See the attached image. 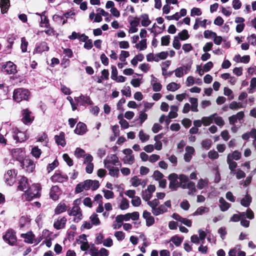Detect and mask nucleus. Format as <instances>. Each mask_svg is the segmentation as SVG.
Wrapping results in <instances>:
<instances>
[{
  "label": "nucleus",
  "instance_id": "f257e3e1",
  "mask_svg": "<svg viewBox=\"0 0 256 256\" xmlns=\"http://www.w3.org/2000/svg\"><path fill=\"white\" fill-rule=\"evenodd\" d=\"M41 187L40 184H32L28 190H26V193L24 194L25 198L30 201L34 198H38L40 196V191Z\"/></svg>",
  "mask_w": 256,
  "mask_h": 256
},
{
  "label": "nucleus",
  "instance_id": "f03ea898",
  "mask_svg": "<svg viewBox=\"0 0 256 256\" xmlns=\"http://www.w3.org/2000/svg\"><path fill=\"white\" fill-rule=\"evenodd\" d=\"M30 96V92L27 89L18 88L14 90L13 98L18 102L22 100H28Z\"/></svg>",
  "mask_w": 256,
  "mask_h": 256
},
{
  "label": "nucleus",
  "instance_id": "7ed1b4c3",
  "mask_svg": "<svg viewBox=\"0 0 256 256\" xmlns=\"http://www.w3.org/2000/svg\"><path fill=\"white\" fill-rule=\"evenodd\" d=\"M159 200L155 198L151 201L150 200L147 202V204L152 208V212L156 216H158L164 214L165 210H164V206H159Z\"/></svg>",
  "mask_w": 256,
  "mask_h": 256
},
{
  "label": "nucleus",
  "instance_id": "20e7f679",
  "mask_svg": "<svg viewBox=\"0 0 256 256\" xmlns=\"http://www.w3.org/2000/svg\"><path fill=\"white\" fill-rule=\"evenodd\" d=\"M4 241L11 246L16 244L17 238L16 232L12 229L8 230L2 236Z\"/></svg>",
  "mask_w": 256,
  "mask_h": 256
},
{
  "label": "nucleus",
  "instance_id": "39448f33",
  "mask_svg": "<svg viewBox=\"0 0 256 256\" xmlns=\"http://www.w3.org/2000/svg\"><path fill=\"white\" fill-rule=\"evenodd\" d=\"M70 216H74V221L78 222L82 218V214L80 207L78 206H74L72 208L67 210Z\"/></svg>",
  "mask_w": 256,
  "mask_h": 256
},
{
  "label": "nucleus",
  "instance_id": "423d86ee",
  "mask_svg": "<svg viewBox=\"0 0 256 256\" xmlns=\"http://www.w3.org/2000/svg\"><path fill=\"white\" fill-rule=\"evenodd\" d=\"M40 26L45 28L44 32L48 36H54L56 34L54 28L50 26L49 20L47 16H44L40 20Z\"/></svg>",
  "mask_w": 256,
  "mask_h": 256
},
{
  "label": "nucleus",
  "instance_id": "0eeeda50",
  "mask_svg": "<svg viewBox=\"0 0 256 256\" xmlns=\"http://www.w3.org/2000/svg\"><path fill=\"white\" fill-rule=\"evenodd\" d=\"M125 156L122 158L124 164L131 165L134 162V156L132 154V150L130 148H126L122 150Z\"/></svg>",
  "mask_w": 256,
  "mask_h": 256
},
{
  "label": "nucleus",
  "instance_id": "6e6552de",
  "mask_svg": "<svg viewBox=\"0 0 256 256\" xmlns=\"http://www.w3.org/2000/svg\"><path fill=\"white\" fill-rule=\"evenodd\" d=\"M118 158L116 154L108 155L104 160L105 168H110V166L118 165Z\"/></svg>",
  "mask_w": 256,
  "mask_h": 256
},
{
  "label": "nucleus",
  "instance_id": "1a4fd4ad",
  "mask_svg": "<svg viewBox=\"0 0 256 256\" xmlns=\"http://www.w3.org/2000/svg\"><path fill=\"white\" fill-rule=\"evenodd\" d=\"M1 70L8 74H14L16 72V66L12 62L9 61L2 66Z\"/></svg>",
  "mask_w": 256,
  "mask_h": 256
},
{
  "label": "nucleus",
  "instance_id": "9d476101",
  "mask_svg": "<svg viewBox=\"0 0 256 256\" xmlns=\"http://www.w3.org/2000/svg\"><path fill=\"white\" fill-rule=\"evenodd\" d=\"M12 132L13 138L16 142H22L28 138L25 132L19 130L16 128L12 129Z\"/></svg>",
  "mask_w": 256,
  "mask_h": 256
},
{
  "label": "nucleus",
  "instance_id": "9b49d317",
  "mask_svg": "<svg viewBox=\"0 0 256 256\" xmlns=\"http://www.w3.org/2000/svg\"><path fill=\"white\" fill-rule=\"evenodd\" d=\"M178 178L179 176L175 173L169 175L168 178L170 180L169 187L170 188L176 190L177 188L180 187Z\"/></svg>",
  "mask_w": 256,
  "mask_h": 256
},
{
  "label": "nucleus",
  "instance_id": "f8f14e48",
  "mask_svg": "<svg viewBox=\"0 0 256 256\" xmlns=\"http://www.w3.org/2000/svg\"><path fill=\"white\" fill-rule=\"evenodd\" d=\"M155 190L156 187L154 185H149L147 189L142 192V199L148 202L152 198V194Z\"/></svg>",
  "mask_w": 256,
  "mask_h": 256
},
{
  "label": "nucleus",
  "instance_id": "ddd939ff",
  "mask_svg": "<svg viewBox=\"0 0 256 256\" xmlns=\"http://www.w3.org/2000/svg\"><path fill=\"white\" fill-rule=\"evenodd\" d=\"M16 174L17 172L14 169L8 170L4 176L6 184L10 186H12L16 182Z\"/></svg>",
  "mask_w": 256,
  "mask_h": 256
},
{
  "label": "nucleus",
  "instance_id": "4468645a",
  "mask_svg": "<svg viewBox=\"0 0 256 256\" xmlns=\"http://www.w3.org/2000/svg\"><path fill=\"white\" fill-rule=\"evenodd\" d=\"M20 166L28 172H32L35 168V164L34 162L30 159L22 160L20 162Z\"/></svg>",
  "mask_w": 256,
  "mask_h": 256
},
{
  "label": "nucleus",
  "instance_id": "2eb2a0df",
  "mask_svg": "<svg viewBox=\"0 0 256 256\" xmlns=\"http://www.w3.org/2000/svg\"><path fill=\"white\" fill-rule=\"evenodd\" d=\"M22 121L24 124H31L34 120V118L32 112L28 109H24L22 111Z\"/></svg>",
  "mask_w": 256,
  "mask_h": 256
},
{
  "label": "nucleus",
  "instance_id": "dca6fc26",
  "mask_svg": "<svg viewBox=\"0 0 256 256\" xmlns=\"http://www.w3.org/2000/svg\"><path fill=\"white\" fill-rule=\"evenodd\" d=\"M90 180H87L82 182L78 184L76 187V193H80L84 190H88L90 188Z\"/></svg>",
  "mask_w": 256,
  "mask_h": 256
},
{
  "label": "nucleus",
  "instance_id": "f3484780",
  "mask_svg": "<svg viewBox=\"0 0 256 256\" xmlns=\"http://www.w3.org/2000/svg\"><path fill=\"white\" fill-rule=\"evenodd\" d=\"M68 179V176L62 172H56L51 177V180L54 182H66Z\"/></svg>",
  "mask_w": 256,
  "mask_h": 256
},
{
  "label": "nucleus",
  "instance_id": "a211bd4d",
  "mask_svg": "<svg viewBox=\"0 0 256 256\" xmlns=\"http://www.w3.org/2000/svg\"><path fill=\"white\" fill-rule=\"evenodd\" d=\"M74 100L80 106H84L86 104L91 105L92 102L90 100V98L88 96H85L81 94L78 97H74Z\"/></svg>",
  "mask_w": 256,
  "mask_h": 256
},
{
  "label": "nucleus",
  "instance_id": "6ab92c4d",
  "mask_svg": "<svg viewBox=\"0 0 256 256\" xmlns=\"http://www.w3.org/2000/svg\"><path fill=\"white\" fill-rule=\"evenodd\" d=\"M21 237L24 239V242L28 244H33L36 242L38 244L40 240L38 242L34 240V235L32 232H28L26 234H21Z\"/></svg>",
  "mask_w": 256,
  "mask_h": 256
},
{
  "label": "nucleus",
  "instance_id": "aec40b11",
  "mask_svg": "<svg viewBox=\"0 0 256 256\" xmlns=\"http://www.w3.org/2000/svg\"><path fill=\"white\" fill-rule=\"evenodd\" d=\"M142 217L145 219L146 226H150L154 224V218L151 215V213L146 210H144L142 214Z\"/></svg>",
  "mask_w": 256,
  "mask_h": 256
},
{
  "label": "nucleus",
  "instance_id": "412c9836",
  "mask_svg": "<svg viewBox=\"0 0 256 256\" xmlns=\"http://www.w3.org/2000/svg\"><path fill=\"white\" fill-rule=\"evenodd\" d=\"M29 188V183L28 178L26 177L22 176L18 182V189L24 191V193H26V190H28Z\"/></svg>",
  "mask_w": 256,
  "mask_h": 256
},
{
  "label": "nucleus",
  "instance_id": "4be33fe9",
  "mask_svg": "<svg viewBox=\"0 0 256 256\" xmlns=\"http://www.w3.org/2000/svg\"><path fill=\"white\" fill-rule=\"evenodd\" d=\"M12 154L14 158L20 162L23 160L24 152L22 148H17L12 150Z\"/></svg>",
  "mask_w": 256,
  "mask_h": 256
},
{
  "label": "nucleus",
  "instance_id": "5701e85b",
  "mask_svg": "<svg viewBox=\"0 0 256 256\" xmlns=\"http://www.w3.org/2000/svg\"><path fill=\"white\" fill-rule=\"evenodd\" d=\"M74 131L77 134L83 135L87 132L86 126L83 122H79Z\"/></svg>",
  "mask_w": 256,
  "mask_h": 256
},
{
  "label": "nucleus",
  "instance_id": "b1692460",
  "mask_svg": "<svg viewBox=\"0 0 256 256\" xmlns=\"http://www.w3.org/2000/svg\"><path fill=\"white\" fill-rule=\"evenodd\" d=\"M59 188L57 186H54L52 187L50 192V196L51 198L54 200H58L60 194Z\"/></svg>",
  "mask_w": 256,
  "mask_h": 256
},
{
  "label": "nucleus",
  "instance_id": "393cba45",
  "mask_svg": "<svg viewBox=\"0 0 256 256\" xmlns=\"http://www.w3.org/2000/svg\"><path fill=\"white\" fill-rule=\"evenodd\" d=\"M66 220V218L64 216L58 217L54 222V226L57 230L62 228L65 226Z\"/></svg>",
  "mask_w": 256,
  "mask_h": 256
},
{
  "label": "nucleus",
  "instance_id": "a878e982",
  "mask_svg": "<svg viewBox=\"0 0 256 256\" xmlns=\"http://www.w3.org/2000/svg\"><path fill=\"white\" fill-rule=\"evenodd\" d=\"M48 50L49 48L46 42H42L36 46L34 52L36 53L40 54L44 51H48Z\"/></svg>",
  "mask_w": 256,
  "mask_h": 256
},
{
  "label": "nucleus",
  "instance_id": "bb28decb",
  "mask_svg": "<svg viewBox=\"0 0 256 256\" xmlns=\"http://www.w3.org/2000/svg\"><path fill=\"white\" fill-rule=\"evenodd\" d=\"M54 139L58 145L64 146L66 144L64 139V134L63 132H61L58 136H55Z\"/></svg>",
  "mask_w": 256,
  "mask_h": 256
},
{
  "label": "nucleus",
  "instance_id": "cd10ccee",
  "mask_svg": "<svg viewBox=\"0 0 256 256\" xmlns=\"http://www.w3.org/2000/svg\"><path fill=\"white\" fill-rule=\"evenodd\" d=\"M139 18L141 22V24L143 26L146 27L151 24V20L149 19L148 14H142Z\"/></svg>",
  "mask_w": 256,
  "mask_h": 256
},
{
  "label": "nucleus",
  "instance_id": "c85d7f7f",
  "mask_svg": "<svg viewBox=\"0 0 256 256\" xmlns=\"http://www.w3.org/2000/svg\"><path fill=\"white\" fill-rule=\"evenodd\" d=\"M252 198L249 194L246 195L242 198L240 200V204L242 206L244 207H248L252 202Z\"/></svg>",
  "mask_w": 256,
  "mask_h": 256
},
{
  "label": "nucleus",
  "instance_id": "c756f323",
  "mask_svg": "<svg viewBox=\"0 0 256 256\" xmlns=\"http://www.w3.org/2000/svg\"><path fill=\"white\" fill-rule=\"evenodd\" d=\"M134 47L140 51L144 50L147 48V40L143 38L139 42L136 43Z\"/></svg>",
  "mask_w": 256,
  "mask_h": 256
},
{
  "label": "nucleus",
  "instance_id": "7c9ffc66",
  "mask_svg": "<svg viewBox=\"0 0 256 256\" xmlns=\"http://www.w3.org/2000/svg\"><path fill=\"white\" fill-rule=\"evenodd\" d=\"M162 138V134H158L154 137V140L156 141V143L154 144V147L156 150H160L162 148V142L160 140Z\"/></svg>",
  "mask_w": 256,
  "mask_h": 256
},
{
  "label": "nucleus",
  "instance_id": "2f4dec72",
  "mask_svg": "<svg viewBox=\"0 0 256 256\" xmlns=\"http://www.w3.org/2000/svg\"><path fill=\"white\" fill-rule=\"evenodd\" d=\"M179 182L180 187L184 189H185V187L188 184V176L184 174H180L179 175Z\"/></svg>",
  "mask_w": 256,
  "mask_h": 256
},
{
  "label": "nucleus",
  "instance_id": "473e14b6",
  "mask_svg": "<svg viewBox=\"0 0 256 256\" xmlns=\"http://www.w3.org/2000/svg\"><path fill=\"white\" fill-rule=\"evenodd\" d=\"M67 210L66 204L64 202H60L58 204L54 210V213L56 214H60L66 212Z\"/></svg>",
  "mask_w": 256,
  "mask_h": 256
},
{
  "label": "nucleus",
  "instance_id": "72a5a7b5",
  "mask_svg": "<svg viewBox=\"0 0 256 256\" xmlns=\"http://www.w3.org/2000/svg\"><path fill=\"white\" fill-rule=\"evenodd\" d=\"M214 122L219 126H222L224 124V121L222 117L218 116L216 113L212 114Z\"/></svg>",
  "mask_w": 256,
  "mask_h": 256
},
{
  "label": "nucleus",
  "instance_id": "f704fd0d",
  "mask_svg": "<svg viewBox=\"0 0 256 256\" xmlns=\"http://www.w3.org/2000/svg\"><path fill=\"white\" fill-rule=\"evenodd\" d=\"M10 0H0V8L2 12L4 14L7 12L10 6Z\"/></svg>",
  "mask_w": 256,
  "mask_h": 256
},
{
  "label": "nucleus",
  "instance_id": "c9c22d12",
  "mask_svg": "<svg viewBox=\"0 0 256 256\" xmlns=\"http://www.w3.org/2000/svg\"><path fill=\"white\" fill-rule=\"evenodd\" d=\"M185 188L188 190V194L189 195L194 196L196 192L195 184L191 181L188 182V184L185 187Z\"/></svg>",
  "mask_w": 256,
  "mask_h": 256
},
{
  "label": "nucleus",
  "instance_id": "e433bc0d",
  "mask_svg": "<svg viewBox=\"0 0 256 256\" xmlns=\"http://www.w3.org/2000/svg\"><path fill=\"white\" fill-rule=\"evenodd\" d=\"M220 208L222 212L227 210L230 207V204L227 202L224 199L221 197L219 199Z\"/></svg>",
  "mask_w": 256,
  "mask_h": 256
},
{
  "label": "nucleus",
  "instance_id": "4c0bfd02",
  "mask_svg": "<svg viewBox=\"0 0 256 256\" xmlns=\"http://www.w3.org/2000/svg\"><path fill=\"white\" fill-rule=\"evenodd\" d=\"M242 154L238 150H235L232 153L228 154L227 156V158L232 160H238L240 158Z\"/></svg>",
  "mask_w": 256,
  "mask_h": 256
},
{
  "label": "nucleus",
  "instance_id": "58836bf2",
  "mask_svg": "<svg viewBox=\"0 0 256 256\" xmlns=\"http://www.w3.org/2000/svg\"><path fill=\"white\" fill-rule=\"evenodd\" d=\"M178 106L172 105L170 106V110L168 113V116L169 118H176L178 114L177 112L178 111Z\"/></svg>",
  "mask_w": 256,
  "mask_h": 256
},
{
  "label": "nucleus",
  "instance_id": "ea45409f",
  "mask_svg": "<svg viewBox=\"0 0 256 256\" xmlns=\"http://www.w3.org/2000/svg\"><path fill=\"white\" fill-rule=\"evenodd\" d=\"M210 211V208L206 206H200L193 213V216L202 215L204 214L208 213Z\"/></svg>",
  "mask_w": 256,
  "mask_h": 256
},
{
  "label": "nucleus",
  "instance_id": "a19ab883",
  "mask_svg": "<svg viewBox=\"0 0 256 256\" xmlns=\"http://www.w3.org/2000/svg\"><path fill=\"white\" fill-rule=\"evenodd\" d=\"M109 171V174L112 177L118 178L119 175V168H118L114 166H110V168H106Z\"/></svg>",
  "mask_w": 256,
  "mask_h": 256
},
{
  "label": "nucleus",
  "instance_id": "79ce46f5",
  "mask_svg": "<svg viewBox=\"0 0 256 256\" xmlns=\"http://www.w3.org/2000/svg\"><path fill=\"white\" fill-rule=\"evenodd\" d=\"M183 241V238L178 236H172L170 242H172L176 246H179Z\"/></svg>",
  "mask_w": 256,
  "mask_h": 256
},
{
  "label": "nucleus",
  "instance_id": "37998d69",
  "mask_svg": "<svg viewBox=\"0 0 256 256\" xmlns=\"http://www.w3.org/2000/svg\"><path fill=\"white\" fill-rule=\"evenodd\" d=\"M144 59V56L142 54L136 55L131 60V64L134 66H136L138 62H142Z\"/></svg>",
  "mask_w": 256,
  "mask_h": 256
},
{
  "label": "nucleus",
  "instance_id": "c03bdc74",
  "mask_svg": "<svg viewBox=\"0 0 256 256\" xmlns=\"http://www.w3.org/2000/svg\"><path fill=\"white\" fill-rule=\"evenodd\" d=\"M226 162L228 164V168L230 170L231 174H235V169L237 166V164L234 160H230V159H226Z\"/></svg>",
  "mask_w": 256,
  "mask_h": 256
},
{
  "label": "nucleus",
  "instance_id": "a18cd8bd",
  "mask_svg": "<svg viewBox=\"0 0 256 256\" xmlns=\"http://www.w3.org/2000/svg\"><path fill=\"white\" fill-rule=\"evenodd\" d=\"M202 118V124L204 126H210L214 121L212 114L208 116H203Z\"/></svg>",
  "mask_w": 256,
  "mask_h": 256
},
{
  "label": "nucleus",
  "instance_id": "49530a36",
  "mask_svg": "<svg viewBox=\"0 0 256 256\" xmlns=\"http://www.w3.org/2000/svg\"><path fill=\"white\" fill-rule=\"evenodd\" d=\"M180 88V84L176 82H172L168 84L166 86V89L171 92H174Z\"/></svg>",
  "mask_w": 256,
  "mask_h": 256
},
{
  "label": "nucleus",
  "instance_id": "de8ad7c7",
  "mask_svg": "<svg viewBox=\"0 0 256 256\" xmlns=\"http://www.w3.org/2000/svg\"><path fill=\"white\" fill-rule=\"evenodd\" d=\"M208 184V180L207 178H200L198 180L196 186L198 189L202 190L207 186Z\"/></svg>",
  "mask_w": 256,
  "mask_h": 256
},
{
  "label": "nucleus",
  "instance_id": "09e8293b",
  "mask_svg": "<svg viewBox=\"0 0 256 256\" xmlns=\"http://www.w3.org/2000/svg\"><path fill=\"white\" fill-rule=\"evenodd\" d=\"M37 141L42 142L43 143V145L47 146L48 142V139L47 135L45 133H43L38 136Z\"/></svg>",
  "mask_w": 256,
  "mask_h": 256
},
{
  "label": "nucleus",
  "instance_id": "8fccbe9b",
  "mask_svg": "<svg viewBox=\"0 0 256 256\" xmlns=\"http://www.w3.org/2000/svg\"><path fill=\"white\" fill-rule=\"evenodd\" d=\"M129 207V202L126 198H122L119 204V208L122 210H125Z\"/></svg>",
  "mask_w": 256,
  "mask_h": 256
},
{
  "label": "nucleus",
  "instance_id": "3c124183",
  "mask_svg": "<svg viewBox=\"0 0 256 256\" xmlns=\"http://www.w3.org/2000/svg\"><path fill=\"white\" fill-rule=\"evenodd\" d=\"M256 91V78H252L250 80L248 92L252 94Z\"/></svg>",
  "mask_w": 256,
  "mask_h": 256
},
{
  "label": "nucleus",
  "instance_id": "603ef678",
  "mask_svg": "<svg viewBox=\"0 0 256 256\" xmlns=\"http://www.w3.org/2000/svg\"><path fill=\"white\" fill-rule=\"evenodd\" d=\"M92 224L94 226H98L100 224V222L98 218V216L96 214H93L90 218Z\"/></svg>",
  "mask_w": 256,
  "mask_h": 256
},
{
  "label": "nucleus",
  "instance_id": "864d4df0",
  "mask_svg": "<svg viewBox=\"0 0 256 256\" xmlns=\"http://www.w3.org/2000/svg\"><path fill=\"white\" fill-rule=\"evenodd\" d=\"M85 154V151L83 149L80 148H76L74 153L75 156L78 158H80L82 157L84 158Z\"/></svg>",
  "mask_w": 256,
  "mask_h": 256
},
{
  "label": "nucleus",
  "instance_id": "5fc2aeb1",
  "mask_svg": "<svg viewBox=\"0 0 256 256\" xmlns=\"http://www.w3.org/2000/svg\"><path fill=\"white\" fill-rule=\"evenodd\" d=\"M138 137L142 142L148 141L150 138L149 135L145 134L142 130H140L138 133Z\"/></svg>",
  "mask_w": 256,
  "mask_h": 256
},
{
  "label": "nucleus",
  "instance_id": "6e6d98bb",
  "mask_svg": "<svg viewBox=\"0 0 256 256\" xmlns=\"http://www.w3.org/2000/svg\"><path fill=\"white\" fill-rule=\"evenodd\" d=\"M174 72L175 76L177 78H182L184 75V68L182 66H180L176 68Z\"/></svg>",
  "mask_w": 256,
  "mask_h": 256
},
{
  "label": "nucleus",
  "instance_id": "4d7b16f0",
  "mask_svg": "<svg viewBox=\"0 0 256 256\" xmlns=\"http://www.w3.org/2000/svg\"><path fill=\"white\" fill-rule=\"evenodd\" d=\"M30 222V218L26 216H22L20 220V225L21 228Z\"/></svg>",
  "mask_w": 256,
  "mask_h": 256
},
{
  "label": "nucleus",
  "instance_id": "13d9d810",
  "mask_svg": "<svg viewBox=\"0 0 256 256\" xmlns=\"http://www.w3.org/2000/svg\"><path fill=\"white\" fill-rule=\"evenodd\" d=\"M41 153L40 149L38 148V146H34L32 149L31 154L36 158H39Z\"/></svg>",
  "mask_w": 256,
  "mask_h": 256
},
{
  "label": "nucleus",
  "instance_id": "bf43d9fd",
  "mask_svg": "<svg viewBox=\"0 0 256 256\" xmlns=\"http://www.w3.org/2000/svg\"><path fill=\"white\" fill-rule=\"evenodd\" d=\"M178 36L180 40H184L188 38L189 34L188 32L186 30H184L178 34Z\"/></svg>",
  "mask_w": 256,
  "mask_h": 256
},
{
  "label": "nucleus",
  "instance_id": "052dcab7",
  "mask_svg": "<svg viewBox=\"0 0 256 256\" xmlns=\"http://www.w3.org/2000/svg\"><path fill=\"white\" fill-rule=\"evenodd\" d=\"M28 46V42L26 40L25 38H21L20 48L22 52H25L27 51Z\"/></svg>",
  "mask_w": 256,
  "mask_h": 256
},
{
  "label": "nucleus",
  "instance_id": "680f3d73",
  "mask_svg": "<svg viewBox=\"0 0 256 256\" xmlns=\"http://www.w3.org/2000/svg\"><path fill=\"white\" fill-rule=\"evenodd\" d=\"M130 56V53L128 51L122 50L119 59L122 62H125L126 58Z\"/></svg>",
  "mask_w": 256,
  "mask_h": 256
},
{
  "label": "nucleus",
  "instance_id": "e2e57ef3",
  "mask_svg": "<svg viewBox=\"0 0 256 256\" xmlns=\"http://www.w3.org/2000/svg\"><path fill=\"white\" fill-rule=\"evenodd\" d=\"M230 108L233 110H236L242 108V105L240 102H232L229 106Z\"/></svg>",
  "mask_w": 256,
  "mask_h": 256
},
{
  "label": "nucleus",
  "instance_id": "0e129e2a",
  "mask_svg": "<svg viewBox=\"0 0 256 256\" xmlns=\"http://www.w3.org/2000/svg\"><path fill=\"white\" fill-rule=\"evenodd\" d=\"M114 236L118 241H122L124 239L125 234L122 231H117L114 232Z\"/></svg>",
  "mask_w": 256,
  "mask_h": 256
},
{
  "label": "nucleus",
  "instance_id": "69168bd1",
  "mask_svg": "<svg viewBox=\"0 0 256 256\" xmlns=\"http://www.w3.org/2000/svg\"><path fill=\"white\" fill-rule=\"evenodd\" d=\"M141 180L142 179L138 178L137 176H134L131 178L130 183L132 186L136 187L140 186Z\"/></svg>",
  "mask_w": 256,
  "mask_h": 256
},
{
  "label": "nucleus",
  "instance_id": "338daca9",
  "mask_svg": "<svg viewBox=\"0 0 256 256\" xmlns=\"http://www.w3.org/2000/svg\"><path fill=\"white\" fill-rule=\"evenodd\" d=\"M132 204L134 206H138L141 204V200L140 197L135 196L132 198Z\"/></svg>",
  "mask_w": 256,
  "mask_h": 256
},
{
  "label": "nucleus",
  "instance_id": "774afa93",
  "mask_svg": "<svg viewBox=\"0 0 256 256\" xmlns=\"http://www.w3.org/2000/svg\"><path fill=\"white\" fill-rule=\"evenodd\" d=\"M62 158L64 160L69 166H72L73 165V161L72 159L67 154H64L62 156Z\"/></svg>",
  "mask_w": 256,
  "mask_h": 256
}]
</instances>
